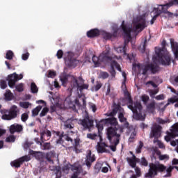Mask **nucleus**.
<instances>
[{"label":"nucleus","mask_w":178,"mask_h":178,"mask_svg":"<svg viewBox=\"0 0 178 178\" xmlns=\"http://www.w3.org/2000/svg\"><path fill=\"white\" fill-rule=\"evenodd\" d=\"M119 31L118 28L113 29V33L103 32L102 36L104 40H111V38H116L118 37V32Z\"/></svg>","instance_id":"19"},{"label":"nucleus","mask_w":178,"mask_h":178,"mask_svg":"<svg viewBox=\"0 0 178 178\" xmlns=\"http://www.w3.org/2000/svg\"><path fill=\"white\" fill-rule=\"evenodd\" d=\"M118 118L121 123H124V122H126V120H127V119L124 118V115L122 113H119Z\"/></svg>","instance_id":"55"},{"label":"nucleus","mask_w":178,"mask_h":178,"mask_svg":"<svg viewBox=\"0 0 178 178\" xmlns=\"http://www.w3.org/2000/svg\"><path fill=\"white\" fill-rule=\"evenodd\" d=\"M54 172L56 171V178L62 177V172H60V168L59 167H55L54 168Z\"/></svg>","instance_id":"38"},{"label":"nucleus","mask_w":178,"mask_h":178,"mask_svg":"<svg viewBox=\"0 0 178 178\" xmlns=\"http://www.w3.org/2000/svg\"><path fill=\"white\" fill-rule=\"evenodd\" d=\"M52 156H54V153H52V152H50L46 154V159L50 163H54V160H52Z\"/></svg>","instance_id":"37"},{"label":"nucleus","mask_w":178,"mask_h":178,"mask_svg":"<svg viewBox=\"0 0 178 178\" xmlns=\"http://www.w3.org/2000/svg\"><path fill=\"white\" fill-rule=\"evenodd\" d=\"M171 48L174 52L175 60H178V43L170 39Z\"/></svg>","instance_id":"21"},{"label":"nucleus","mask_w":178,"mask_h":178,"mask_svg":"<svg viewBox=\"0 0 178 178\" xmlns=\"http://www.w3.org/2000/svg\"><path fill=\"white\" fill-rule=\"evenodd\" d=\"M60 81L62 83V86H63V87H66V86H67V81H69V79H67V76H63L60 78Z\"/></svg>","instance_id":"47"},{"label":"nucleus","mask_w":178,"mask_h":178,"mask_svg":"<svg viewBox=\"0 0 178 178\" xmlns=\"http://www.w3.org/2000/svg\"><path fill=\"white\" fill-rule=\"evenodd\" d=\"M64 60L66 66L68 67H76L79 63V60L74 58V54L70 51L65 54Z\"/></svg>","instance_id":"6"},{"label":"nucleus","mask_w":178,"mask_h":178,"mask_svg":"<svg viewBox=\"0 0 178 178\" xmlns=\"http://www.w3.org/2000/svg\"><path fill=\"white\" fill-rule=\"evenodd\" d=\"M102 162L101 161H97L95 166H94V172L95 173H97V175H98V173H99V172H101V169H102Z\"/></svg>","instance_id":"27"},{"label":"nucleus","mask_w":178,"mask_h":178,"mask_svg":"<svg viewBox=\"0 0 178 178\" xmlns=\"http://www.w3.org/2000/svg\"><path fill=\"white\" fill-rule=\"evenodd\" d=\"M153 143H154V144H156V143H157V145L160 148H165V145H163V143H161V140H159L158 139H154Z\"/></svg>","instance_id":"52"},{"label":"nucleus","mask_w":178,"mask_h":178,"mask_svg":"<svg viewBox=\"0 0 178 178\" xmlns=\"http://www.w3.org/2000/svg\"><path fill=\"white\" fill-rule=\"evenodd\" d=\"M127 162L129 163V166L134 169L135 168H137V163H136V160L131 159V158L127 157Z\"/></svg>","instance_id":"31"},{"label":"nucleus","mask_w":178,"mask_h":178,"mask_svg":"<svg viewBox=\"0 0 178 178\" xmlns=\"http://www.w3.org/2000/svg\"><path fill=\"white\" fill-rule=\"evenodd\" d=\"M161 130H162V127L156 124L154 125L149 134L150 138L157 140L159 137H161Z\"/></svg>","instance_id":"13"},{"label":"nucleus","mask_w":178,"mask_h":178,"mask_svg":"<svg viewBox=\"0 0 178 178\" xmlns=\"http://www.w3.org/2000/svg\"><path fill=\"white\" fill-rule=\"evenodd\" d=\"M19 105L22 108H24V109H27L31 104L29 102H22L19 103Z\"/></svg>","instance_id":"45"},{"label":"nucleus","mask_w":178,"mask_h":178,"mask_svg":"<svg viewBox=\"0 0 178 178\" xmlns=\"http://www.w3.org/2000/svg\"><path fill=\"white\" fill-rule=\"evenodd\" d=\"M149 65V72L152 73V74H156L159 70H161V67L157 64L150 63Z\"/></svg>","instance_id":"23"},{"label":"nucleus","mask_w":178,"mask_h":178,"mask_svg":"<svg viewBox=\"0 0 178 178\" xmlns=\"http://www.w3.org/2000/svg\"><path fill=\"white\" fill-rule=\"evenodd\" d=\"M71 170L74 172H79L81 173V170L80 169V167L76 166V165H72L71 166Z\"/></svg>","instance_id":"56"},{"label":"nucleus","mask_w":178,"mask_h":178,"mask_svg":"<svg viewBox=\"0 0 178 178\" xmlns=\"http://www.w3.org/2000/svg\"><path fill=\"white\" fill-rule=\"evenodd\" d=\"M97 152L98 154H104V152H106V149L99 143H97Z\"/></svg>","instance_id":"36"},{"label":"nucleus","mask_w":178,"mask_h":178,"mask_svg":"<svg viewBox=\"0 0 178 178\" xmlns=\"http://www.w3.org/2000/svg\"><path fill=\"white\" fill-rule=\"evenodd\" d=\"M5 99L6 101H12V98L13 97V94L10 90H6V93L4 94Z\"/></svg>","instance_id":"33"},{"label":"nucleus","mask_w":178,"mask_h":178,"mask_svg":"<svg viewBox=\"0 0 178 178\" xmlns=\"http://www.w3.org/2000/svg\"><path fill=\"white\" fill-rule=\"evenodd\" d=\"M19 110L17 108V106L13 105L8 111V114H3L1 117V119H3V120H12L13 119H16V118H17V113H19Z\"/></svg>","instance_id":"8"},{"label":"nucleus","mask_w":178,"mask_h":178,"mask_svg":"<svg viewBox=\"0 0 178 178\" xmlns=\"http://www.w3.org/2000/svg\"><path fill=\"white\" fill-rule=\"evenodd\" d=\"M30 155H33L38 161H40V162H42L44 161V154L42 152H35L34 150H30L29 151Z\"/></svg>","instance_id":"22"},{"label":"nucleus","mask_w":178,"mask_h":178,"mask_svg":"<svg viewBox=\"0 0 178 178\" xmlns=\"http://www.w3.org/2000/svg\"><path fill=\"white\" fill-rule=\"evenodd\" d=\"M146 108L149 113H154L155 112V102H152L149 104H147Z\"/></svg>","instance_id":"26"},{"label":"nucleus","mask_w":178,"mask_h":178,"mask_svg":"<svg viewBox=\"0 0 178 178\" xmlns=\"http://www.w3.org/2000/svg\"><path fill=\"white\" fill-rule=\"evenodd\" d=\"M111 56H109V50L106 51H103L99 57L93 56L92 58L93 63L97 65V63H106V62H110L111 60Z\"/></svg>","instance_id":"7"},{"label":"nucleus","mask_w":178,"mask_h":178,"mask_svg":"<svg viewBox=\"0 0 178 178\" xmlns=\"http://www.w3.org/2000/svg\"><path fill=\"white\" fill-rule=\"evenodd\" d=\"M95 161H97L95 154H93L92 152H91V150H88V154H86V160H85V163H86L87 168H88V169H90V168H91L93 162H95Z\"/></svg>","instance_id":"15"},{"label":"nucleus","mask_w":178,"mask_h":178,"mask_svg":"<svg viewBox=\"0 0 178 178\" xmlns=\"http://www.w3.org/2000/svg\"><path fill=\"white\" fill-rule=\"evenodd\" d=\"M41 109H42V106H38L35 108H34L32 111V115L33 116H37L40 113V111H41Z\"/></svg>","instance_id":"39"},{"label":"nucleus","mask_w":178,"mask_h":178,"mask_svg":"<svg viewBox=\"0 0 178 178\" xmlns=\"http://www.w3.org/2000/svg\"><path fill=\"white\" fill-rule=\"evenodd\" d=\"M31 90L33 94H37V92H38V88L37 85H35V83L32 82L31 83Z\"/></svg>","instance_id":"35"},{"label":"nucleus","mask_w":178,"mask_h":178,"mask_svg":"<svg viewBox=\"0 0 178 178\" xmlns=\"http://www.w3.org/2000/svg\"><path fill=\"white\" fill-rule=\"evenodd\" d=\"M140 165H141V166H145V167L148 166V161H147L145 157H142L140 159Z\"/></svg>","instance_id":"46"},{"label":"nucleus","mask_w":178,"mask_h":178,"mask_svg":"<svg viewBox=\"0 0 178 178\" xmlns=\"http://www.w3.org/2000/svg\"><path fill=\"white\" fill-rule=\"evenodd\" d=\"M154 10H155V15L157 17L161 16V15H162V10H159L157 8H154Z\"/></svg>","instance_id":"63"},{"label":"nucleus","mask_w":178,"mask_h":178,"mask_svg":"<svg viewBox=\"0 0 178 178\" xmlns=\"http://www.w3.org/2000/svg\"><path fill=\"white\" fill-rule=\"evenodd\" d=\"M141 99H142L144 105H147V104H148V101H149V96H148L147 95H143L141 97Z\"/></svg>","instance_id":"42"},{"label":"nucleus","mask_w":178,"mask_h":178,"mask_svg":"<svg viewBox=\"0 0 178 178\" xmlns=\"http://www.w3.org/2000/svg\"><path fill=\"white\" fill-rule=\"evenodd\" d=\"M136 67L138 69V73L143 74V76H146L147 73L149 72L148 64H133V70H136Z\"/></svg>","instance_id":"14"},{"label":"nucleus","mask_w":178,"mask_h":178,"mask_svg":"<svg viewBox=\"0 0 178 178\" xmlns=\"http://www.w3.org/2000/svg\"><path fill=\"white\" fill-rule=\"evenodd\" d=\"M43 149H51V143H44L42 145Z\"/></svg>","instance_id":"62"},{"label":"nucleus","mask_w":178,"mask_h":178,"mask_svg":"<svg viewBox=\"0 0 178 178\" xmlns=\"http://www.w3.org/2000/svg\"><path fill=\"white\" fill-rule=\"evenodd\" d=\"M79 123L83 127V130H90L94 126V120L86 115L83 119L79 120Z\"/></svg>","instance_id":"10"},{"label":"nucleus","mask_w":178,"mask_h":178,"mask_svg":"<svg viewBox=\"0 0 178 178\" xmlns=\"http://www.w3.org/2000/svg\"><path fill=\"white\" fill-rule=\"evenodd\" d=\"M48 112H49V108H48L47 107L43 108L41 113H40V118H44V116H46Z\"/></svg>","instance_id":"43"},{"label":"nucleus","mask_w":178,"mask_h":178,"mask_svg":"<svg viewBox=\"0 0 178 178\" xmlns=\"http://www.w3.org/2000/svg\"><path fill=\"white\" fill-rule=\"evenodd\" d=\"M6 87H8V84L6 83V81H0V88L2 90H5V88H6Z\"/></svg>","instance_id":"58"},{"label":"nucleus","mask_w":178,"mask_h":178,"mask_svg":"<svg viewBox=\"0 0 178 178\" xmlns=\"http://www.w3.org/2000/svg\"><path fill=\"white\" fill-rule=\"evenodd\" d=\"M159 6H161V13H165L166 14L168 11V9H169V6H168V5L163 4V5H159Z\"/></svg>","instance_id":"51"},{"label":"nucleus","mask_w":178,"mask_h":178,"mask_svg":"<svg viewBox=\"0 0 178 178\" xmlns=\"http://www.w3.org/2000/svg\"><path fill=\"white\" fill-rule=\"evenodd\" d=\"M121 27L124 32V37H126L124 42V47H125L126 48V46L127 45V44H129V42H130V40H131V28L126 26L124 24V21L122 22Z\"/></svg>","instance_id":"11"},{"label":"nucleus","mask_w":178,"mask_h":178,"mask_svg":"<svg viewBox=\"0 0 178 178\" xmlns=\"http://www.w3.org/2000/svg\"><path fill=\"white\" fill-rule=\"evenodd\" d=\"M16 140V137L13 135H10L8 137L6 138V143H15V140Z\"/></svg>","instance_id":"48"},{"label":"nucleus","mask_w":178,"mask_h":178,"mask_svg":"<svg viewBox=\"0 0 178 178\" xmlns=\"http://www.w3.org/2000/svg\"><path fill=\"white\" fill-rule=\"evenodd\" d=\"M156 54L159 58V62L161 63L163 66H169L170 65V55L168 54H162V50L159 49V51H156Z\"/></svg>","instance_id":"9"},{"label":"nucleus","mask_w":178,"mask_h":178,"mask_svg":"<svg viewBox=\"0 0 178 178\" xmlns=\"http://www.w3.org/2000/svg\"><path fill=\"white\" fill-rule=\"evenodd\" d=\"M104 122L106 124L110 125L107 129V138L109 143L120 140V134H118V120L112 117L104 120Z\"/></svg>","instance_id":"2"},{"label":"nucleus","mask_w":178,"mask_h":178,"mask_svg":"<svg viewBox=\"0 0 178 178\" xmlns=\"http://www.w3.org/2000/svg\"><path fill=\"white\" fill-rule=\"evenodd\" d=\"M9 131L10 134H15V133H22V131H23V125L15 123L10 126Z\"/></svg>","instance_id":"17"},{"label":"nucleus","mask_w":178,"mask_h":178,"mask_svg":"<svg viewBox=\"0 0 178 178\" xmlns=\"http://www.w3.org/2000/svg\"><path fill=\"white\" fill-rule=\"evenodd\" d=\"M126 46H121L118 47L117 48H115V50L118 54H122V55H127V53H126Z\"/></svg>","instance_id":"30"},{"label":"nucleus","mask_w":178,"mask_h":178,"mask_svg":"<svg viewBox=\"0 0 178 178\" xmlns=\"http://www.w3.org/2000/svg\"><path fill=\"white\" fill-rule=\"evenodd\" d=\"M56 106L57 108H62L60 104H59V102H56L53 106H50V111L51 113L55 112V111H56Z\"/></svg>","instance_id":"40"},{"label":"nucleus","mask_w":178,"mask_h":178,"mask_svg":"<svg viewBox=\"0 0 178 178\" xmlns=\"http://www.w3.org/2000/svg\"><path fill=\"white\" fill-rule=\"evenodd\" d=\"M13 56H15V54L12 50L7 51L6 54V59H8V60H12L13 59Z\"/></svg>","instance_id":"34"},{"label":"nucleus","mask_w":178,"mask_h":178,"mask_svg":"<svg viewBox=\"0 0 178 178\" xmlns=\"http://www.w3.org/2000/svg\"><path fill=\"white\" fill-rule=\"evenodd\" d=\"M29 120V114L27 113H24L21 115V120L22 122H26Z\"/></svg>","instance_id":"53"},{"label":"nucleus","mask_w":178,"mask_h":178,"mask_svg":"<svg viewBox=\"0 0 178 178\" xmlns=\"http://www.w3.org/2000/svg\"><path fill=\"white\" fill-rule=\"evenodd\" d=\"M65 140L71 143L72 144V147H68V149H70L72 148H74L75 151H77L79 149V147L80 145V138H76L74 140L70 136H66Z\"/></svg>","instance_id":"16"},{"label":"nucleus","mask_w":178,"mask_h":178,"mask_svg":"<svg viewBox=\"0 0 178 178\" xmlns=\"http://www.w3.org/2000/svg\"><path fill=\"white\" fill-rule=\"evenodd\" d=\"M89 108H90V109H92V112H94V113H95V112H97V105H95L94 103H90Z\"/></svg>","instance_id":"59"},{"label":"nucleus","mask_w":178,"mask_h":178,"mask_svg":"<svg viewBox=\"0 0 178 178\" xmlns=\"http://www.w3.org/2000/svg\"><path fill=\"white\" fill-rule=\"evenodd\" d=\"M10 165L11 166H13V168H20V166L23 165V163H22L20 159H18L17 160L11 161Z\"/></svg>","instance_id":"28"},{"label":"nucleus","mask_w":178,"mask_h":178,"mask_svg":"<svg viewBox=\"0 0 178 178\" xmlns=\"http://www.w3.org/2000/svg\"><path fill=\"white\" fill-rule=\"evenodd\" d=\"M21 162L23 163V162H29V161H31V158L30 157V156H24L22 157L19 158Z\"/></svg>","instance_id":"54"},{"label":"nucleus","mask_w":178,"mask_h":178,"mask_svg":"<svg viewBox=\"0 0 178 178\" xmlns=\"http://www.w3.org/2000/svg\"><path fill=\"white\" fill-rule=\"evenodd\" d=\"M149 169L147 173H146V177H155L158 175V172H165L166 167L163 164H155L151 163L149 164Z\"/></svg>","instance_id":"4"},{"label":"nucleus","mask_w":178,"mask_h":178,"mask_svg":"<svg viewBox=\"0 0 178 178\" xmlns=\"http://www.w3.org/2000/svg\"><path fill=\"white\" fill-rule=\"evenodd\" d=\"M23 79V74L18 75L16 72L8 76V86L10 88H13L16 86V82Z\"/></svg>","instance_id":"12"},{"label":"nucleus","mask_w":178,"mask_h":178,"mask_svg":"<svg viewBox=\"0 0 178 178\" xmlns=\"http://www.w3.org/2000/svg\"><path fill=\"white\" fill-rule=\"evenodd\" d=\"M111 58L109 61L106 62V63H110L111 66V70H110V74H111L112 77H115L116 76V71L115 70L117 69L118 72H122V68L120 67V65L118 63L117 60H119L120 59V56H118L116 55H112L110 56Z\"/></svg>","instance_id":"3"},{"label":"nucleus","mask_w":178,"mask_h":178,"mask_svg":"<svg viewBox=\"0 0 178 178\" xmlns=\"http://www.w3.org/2000/svg\"><path fill=\"white\" fill-rule=\"evenodd\" d=\"M126 99L127 101V105L129 109H130L134 113V119L135 120H141L144 122L145 120V116L143 115V105L140 102H133V99L131 98V95L129 92L125 93Z\"/></svg>","instance_id":"1"},{"label":"nucleus","mask_w":178,"mask_h":178,"mask_svg":"<svg viewBox=\"0 0 178 178\" xmlns=\"http://www.w3.org/2000/svg\"><path fill=\"white\" fill-rule=\"evenodd\" d=\"M99 77L100 79H103V80H105V79H108L109 77V74L106 72H101L99 73Z\"/></svg>","instance_id":"50"},{"label":"nucleus","mask_w":178,"mask_h":178,"mask_svg":"<svg viewBox=\"0 0 178 178\" xmlns=\"http://www.w3.org/2000/svg\"><path fill=\"white\" fill-rule=\"evenodd\" d=\"M101 34V31L99 30L95 29L87 32V35L89 38H95V37H98Z\"/></svg>","instance_id":"24"},{"label":"nucleus","mask_w":178,"mask_h":178,"mask_svg":"<svg viewBox=\"0 0 178 178\" xmlns=\"http://www.w3.org/2000/svg\"><path fill=\"white\" fill-rule=\"evenodd\" d=\"M51 137H52V132L48 129H44L40 132V140L42 143L51 140Z\"/></svg>","instance_id":"18"},{"label":"nucleus","mask_w":178,"mask_h":178,"mask_svg":"<svg viewBox=\"0 0 178 178\" xmlns=\"http://www.w3.org/2000/svg\"><path fill=\"white\" fill-rule=\"evenodd\" d=\"M72 168L71 164H67L63 167V172L65 173H69V170Z\"/></svg>","instance_id":"49"},{"label":"nucleus","mask_w":178,"mask_h":178,"mask_svg":"<svg viewBox=\"0 0 178 178\" xmlns=\"http://www.w3.org/2000/svg\"><path fill=\"white\" fill-rule=\"evenodd\" d=\"M64 127L65 129H70V130H72V129L74 128V124H73V120L72 119H68L64 122Z\"/></svg>","instance_id":"25"},{"label":"nucleus","mask_w":178,"mask_h":178,"mask_svg":"<svg viewBox=\"0 0 178 178\" xmlns=\"http://www.w3.org/2000/svg\"><path fill=\"white\" fill-rule=\"evenodd\" d=\"M79 87L80 83H79L77 79L74 76H71V85L69 90H70V91H73V90H79Z\"/></svg>","instance_id":"20"},{"label":"nucleus","mask_w":178,"mask_h":178,"mask_svg":"<svg viewBox=\"0 0 178 178\" xmlns=\"http://www.w3.org/2000/svg\"><path fill=\"white\" fill-rule=\"evenodd\" d=\"M143 147H144V143H143V141H139V145L136 149V153L141 154V149H143Z\"/></svg>","instance_id":"41"},{"label":"nucleus","mask_w":178,"mask_h":178,"mask_svg":"<svg viewBox=\"0 0 178 178\" xmlns=\"http://www.w3.org/2000/svg\"><path fill=\"white\" fill-rule=\"evenodd\" d=\"M159 92L158 90H154L149 91V95L152 98H154L155 95H156V93Z\"/></svg>","instance_id":"64"},{"label":"nucleus","mask_w":178,"mask_h":178,"mask_svg":"<svg viewBox=\"0 0 178 178\" xmlns=\"http://www.w3.org/2000/svg\"><path fill=\"white\" fill-rule=\"evenodd\" d=\"M15 88L18 92H23V91H24V85L23 83H19L15 86Z\"/></svg>","instance_id":"44"},{"label":"nucleus","mask_w":178,"mask_h":178,"mask_svg":"<svg viewBox=\"0 0 178 178\" xmlns=\"http://www.w3.org/2000/svg\"><path fill=\"white\" fill-rule=\"evenodd\" d=\"M56 56L58 59H62V58H63V51H62V49H59L57 51Z\"/></svg>","instance_id":"61"},{"label":"nucleus","mask_w":178,"mask_h":178,"mask_svg":"<svg viewBox=\"0 0 178 178\" xmlns=\"http://www.w3.org/2000/svg\"><path fill=\"white\" fill-rule=\"evenodd\" d=\"M102 87V83L101 81H96V84L92 88V91H99Z\"/></svg>","instance_id":"32"},{"label":"nucleus","mask_w":178,"mask_h":178,"mask_svg":"<svg viewBox=\"0 0 178 178\" xmlns=\"http://www.w3.org/2000/svg\"><path fill=\"white\" fill-rule=\"evenodd\" d=\"M88 84L83 83V85H79V91H83V90H88Z\"/></svg>","instance_id":"60"},{"label":"nucleus","mask_w":178,"mask_h":178,"mask_svg":"<svg viewBox=\"0 0 178 178\" xmlns=\"http://www.w3.org/2000/svg\"><path fill=\"white\" fill-rule=\"evenodd\" d=\"M120 143V140H119V139H118L117 140H114L112 143H110V144H111V145L109 146V148L111 149V151H113V152H115L116 147H118V145H119Z\"/></svg>","instance_id":"29"},{"label":"nucleus","mask_w":178,"mask_h":178,"mask_svg":"<svg viewBox=\"0 0 178 178\" xmlns=\"http://www.w3.org/2000/svg\"><path fill=\"white\" fill-rule=\"evenodd\" d=\"M134 29L136 31H139L140 33L147 27V20L145 19V17L139 16L137 17L133 22Z\"/></svg>","instance_id":"5"},{"label":"nucleus","mask_w":178,"mask_h":178,"mask_svg":"<svg viewBox=\"0 0 178 178\" xmlns=\"http://www.w3.org/2000/svg\"><path fill=\"white\" fill-rule=\"evenodd\" d=\"M166 5H168V8L173 6V5H178V0H171Z\"/></svg>","instance_id":"57"}]
</instances>
